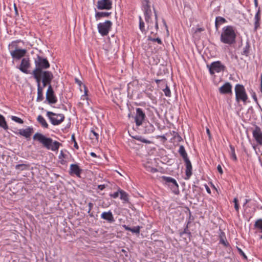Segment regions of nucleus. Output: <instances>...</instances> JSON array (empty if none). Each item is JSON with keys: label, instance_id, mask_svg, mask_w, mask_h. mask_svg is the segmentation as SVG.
<instances>
[{"label": "nucleus", "instance_id": "nucleus-4", "mask_svg": "<svg viewBox=\"0 0 262 262\" xmlns=\"http://www.w3.org/2000/svg\"><path fill=\"white\" fill-rule=\"evenodd\" d=\"M36 75L37 77H35V75H32L35 79L38 84H40L41 81L51 82L53 78V75L52 73L49 71H42L41 72L37 73Z\"/></svg>", "mask_w": 262, "mask_h": 262}, {"label": "nucleus", "instance_id": "nucleus-9", "mask_svg": "<svg viewBox=\"0 0 262 262\" xmlns=\"http://www.w3.org/2000/svg\"><path fill=\"white\" fill-rule=\"evenodd\" d=\"M96 7L99 10H110L112 8V1L99 0L97 3Z\"/></svg>", "mask_w": 262, "mask_h": 262}, {"label": "nucleus", "instance_id": "nucleus-59", "mask_svg": "<svg viewBox=\"0 0 262 262\" xmlns=\"http://www.w3.org/2000/svg\"><path fill=\"white\" fill-rule=\"evenodd\" d=\"M206 132H207V135H208L209 138H211V134H210L209 128H206Z\"/></svg>", "mask_w": 262, "mask_h": 262}, {"label": "nucleus", "instance_id": "nucleus-18", "mask_svg": "<svg viewBox=\"0 0 262 262\" xmlns=\"http://www.w3.org/2000/svg\"><path fill=\"white\" fill-rule=\"evenodd\" d=\"M33 133V128L32 127H28L25 129H20L19 130L18 134L25 137L26 138H29Z\"/></svg>", "mask_w": 262, "mask_h": 262}, {"label": "nucleus", "instance_id": "nucleus-42", "mask_svg": "<svg viewBox=\"0 0 262 262\" xmlns=\"http://www.w3.org/2000/svg\"><path fill=\"white\" fill-rule=\"evenodd\" d=\"M148 40H150V41H154V42H157L160 45H162V40H161L160 38H152L150 36H149L148 37Z\"/></svg>", "mask_w": 262, "mask_h": 262}, {"label": "nucleus", "instance_id": "nucleus-52", "mask_svg": "<svg viewBox=\"0 0 262 262\" xmlns=\"http://www.w3.org/2000/svg\"><path fill=\"white\" fill-rule=\"evenodd\" d=\"M147 170L152 173H155L158 171L157 169L152 167H149L148 169H147Z\"/></svg>", "mask_w": 262, "mask_h": 262}, {"label": "nucleus", "instance_id": "nucleus-47", "mask_svg": "<svg viewBox=\"0 0 262 262\" xmlns=\"http://www.w3.org/2000/svg\"><path fill=\"white\" fill-rule=\"evenodd\" d=\"M88 206H89V210L88 211V213H89L90 214V216L91 217H93V214L92 213H90L91 212V210L92 209L93 206H94V204L93 203H91V202H90L89 204H88Z\"/></svg>", "mask_w": 262, "mask_h": 262}, {"label": "nucleus", "instance_id": "nucleus-54", "mask_svg": "<svg viewBox=\"0 0 262 262\" xmlns=\"http://www.w3.org/2000/svg\"><path fill=\"white\" fill-rule=\"evenodd\" d=\"M42 81V88H44L45 86H46L47 85H49V86L50 85H51V82H48V81Z\"/></svg>", "mask_w": 262, "mask_h": 262}, {"label": "nucleus", "instance_id": "nucleus-7", "mask_svg": "<svg viewBox=\"0 0 262 262\" xmlns=\"http://www.w3.org/2000/svg\"><path fill=\"white\" fill-rule=\"evenodd\" d=\"M47 116L51 123L54 125H58L64 120V116L62 114H56L52 112H47Z\"/></svg>", "mask_w": 262, "mask_h": 262}, {"label": "nucleus", "instance_id": "nucleus-25", "mask_svg": "<svg viewBox=\"0 0 262 262\" xmlns=\"http://www.w3.org/2000/svg\"><path fill=\"white\" fill-rule=\"evenodd\" d=\"M179 153L182 156L184 160L188 159L187 154L183 145H180L178 150Z\"/></svg>", "mask_w": 262, "mask_h": 262}, {"label": "nucleus", "instance_id": "nucleus-10", "mask_svg": "<svg viewBox=\"0 0 262 262\" xmlns=\"http://www.w3.org/2000/svg\"><path fill=\"white\" fill-rule=\"evenodd\" d=\"M31 67L30 60L29 58H24L21 61L19 69L23 73L25 74H31L28 70Z\"/></svg>", "mask_w": 262, "mask_h": 262}, {"label": "nucleus", "instance_id": "nucleus-35", "mask_svg": "<svg viewBox=\"0 0 262 262\" xmlns=\"http://www.w3.org/2000/svg\"><path fill=\"white\" fill-rule=\"evenodd\" d=\"M226 22V20L222 17H221V16H218V17H216V19H215V27L216 28H218V25L219 24H223V23H225Z\"/></svg>", "mask_w": 262, "mask_h": 262}, {"label": "nucleus", "instance_id": "nucleus-28", "mask_svg": "<svg viewBox=\"0 0 262 262\" xmlns=\"http://www.w3.org/2000/svg\"><path fill=\"white\" fill-rule=\"evenodd\" d=\"M37 120L43 127L47 128L48 127V124L46 122L45 118L41 115H39L37 117Z\"/></svg>", "mask_w": 262, "mask_h": 262}, {"label": "nucleus", "instance_id": "nucleus-12", "mask_svg": "<svg viewBox=\"0 0 262 262\" xmlns=\"http://www.w3.org/2000/svg\"><path fill=\"white\" fill-rule=\"evenodd\" d=\"M27 52V51L26 49L16 48L14 50L10 51V55L14 59L19 60L24 57Z\"/></svg>", "mask_w": 262, "mask_h": 262}, {"label": "nucleus", "instance_id": "nucleus-64", "mask_svg": "<svg viewBox=\"0 0 262 262\" xmlns=\"http://www.w3.org/2000/svg\"><path fill=\"white\" fill-rule=\"evenodd\" d=\"M74 146L75 148H76V149H78V146L77 145V143H76V141H74Z\"/></svg>", "mask_w": 262, "mask_h": 262}, {"label": "nucleus", "instance_id": "nucleus-43", "mask_svg": "<svg viewBox=\"0 0 262 262\" xmlns=\"http://www.w3.org/2000/svg\"><path fill=\"white\" fill-rule=\"evenodd\" d=\"M135 139L138 141H140L143 143H150V142L147 140V139H145L143 138H142V137L140 136V137H137L135 138Z\"/></svg>", "mask_w": 262, "mask_h": 262}, {"label": "nucleus", "instance_id": "nucleus-49", "mask_svg": "<svg viewBox=\"0 0 262 262\" xmlns=\"http://www.w3.org/2000/svg\"><path fill=\"white\" fill-rule=\"evenodd\" d=\"M120 194V192H119V190L117 191V192H114V193L113 194H110V196L112 197V198H113L114 199H116L118 197L119 195Z\"/></svg>", "mask_w": 262, "mask_h": 262}, {"label": "nucleus", "instance_id": "nucleus-23", "mask_svg": "<svg viewBox=\"0 0 262 262\" xmlns=\"http://www.w3.org/2000/svg\"><path fill=\"white\" fill-rule=\"evenodd\" d=\"M43 99V88L40 86V84H37V97L36 101L40 102Z\"/></svg>", "mask_w": 262, "mask_h": 262}, {"label": "nucleus", "instance_id": "nucleus-16", "mask_svg": "<svg viewBox=\"0 0 262 262\" xmlns=\"http://www.w3.org/2000/svg\"><path fill=\"white\" fill-rule=\"evenodd\" d=\"M145 19L148 25V29H152L154 27V23L151 20V10H147L144 11Z\"/></svg>", "mask_w": 262, "mask_h": 262}, {"label": "nucleus", "instance_id": "nucleus-60", "mask_svg": "<svg viewBox=\"0 0 262 262\" xmlns=\"http://www.w3.org/2000/svg\"><path fill=\"white\" fill-rule=\"evenodd\" d=\"M203 30H204V29L203 28H198L196 29L195 32H201L203 31Z\"/></svg>", "mask_w": 262, "mask_h": 262}, {"label": "nucleus", "instance_id": "nucleus-46", "mask_svg": "<svg viewBox=\"0 0 262 262\" xmlns=\"http://www.w3.org/2000/svg\"><path fill=\"white\" fill-rule=\"evenodd\" d=\"M233 202L234 203V208L237 212H238L239 210V205L238 204V200L236 198H235L233 200Z\"/></svg>", "mask_w": 262, "mask_h": 262}, {"label": "nucleus", "instance_id": "nucleus-13", "mask_svg": "<svg viewBox=\"0 0 262 262\" xmlns=\"http://www.w3.org/2000/svg\"><path fill=\"white\" fill-rule=\"evenodd\" d=\"M145 118V114L140 108L136 109V115L135 117V122L137 126H140L142 124L143 120Z\"/></svg>", "mask_w": 262, "mask_h": 262}, {"label": "nucleus", "instance_id": "nucleus-41", "mask_svg": "<svg viewBox=\"0 0 262 262\" xmlns=\"http://www.w3.org/2000/svg\"><path fill=\"white\" fill-rule=\"evenodd\" d=\"M11 119L13 121H14L17 123H20V124H23L24 123V121L21 119H20V118H18L16 116H12Z\"/></svg>", "mask_w": 262, "mask_h": 262}, {"label": "nucleus", "instance_id": "nucleus-24", "mask_svg": "<svg viewBox=\"0 0 262 262\" xmlns=\"http://www.w3.org/2000/svg\"><path fill=\"white\" fill-rule=\"evenodd\" d=\"M123 227L126 230L131 231L132 233L136 234H139L140 233V227L139 226L131 228L126 225H124Z\"/></svg>", "mask_w": 262, "mask_h": 262}, {"label": "nucleus", "instance_id": "nucleus-40", "mask_svg": "<svg viewBox=\"0 0 262 262\" xmlns=\"http://www.w3.org/2000/svg\"><path fill=\"white\" fill-rule=\"evenodd\" d=\"M139 28L142 32L145 31L144 23L141 16H139Z\"/></svg>", "mask_w": 262, "mask_h": 262}, {"label": "nucleus", "instance_id": "nucleus-61", "mask_svg": "<svg viewBox=\"0 0 262 262\" xmlns=\"http://www.w3.org/2000/svg\"><path fill=\"white\" fill-rule=\"evenodd\" d=\"M61 160L60 161V163L62 164V165H64L66 163V161L65 160H64L63 159H60Z\"/></svg>", "mask_w": 262, "mask_h": 262}, {"label": "nucleus", "instance_id": "nucleus-37", "mask_svg": "<svg viewBox=\"0 0 262 262\" xmlns=\"http://www.w3.org/2000/svg\"><path fill=\"white\" fill-rule=\"evenodd\" d=\"M90 138L92 139H95L97 141H98L99 134L96 133L94 130L92 129L90 134Z\"/></svg>", "mask_w": 262, "mask_h": 262}, {"label": "nucleus", "instance_id": "nucleus-8", "mask_svg": "<svg viewBox=\"0 0 262 262\" xmlns=\"http://www.w3.org/2000/svg\"><path fill=\"white\" fill-rule=\"evenodd\" d=\"M112 23L110 20H106L104 23L98 24L99 33L102 36L107 35L112 27Z\"/></svg>", "mask_w": 262, "mask_h": 262}, {"label": "nucleus", "instance_id": "nucleus-11", "mask_svg": "<svg viewBox=\"0 0 262 262\" xmlns=\"http://www.w3.org/2000/svg\"><path fill=\"white\" fill-rule=\"evenodd\" d=\"M46 100L48 101L49 104H55L57 101L51 85L48 86L46 93Z\"/></svg>", "mask_w": 262, "mask_h": 262}, {"label": "nucleus", "instance_id": "nucleus-45", "mask_svg": "<svg viewBox=\"0 0 262 262\" xmlns=\"http://www.w3.org/2000/svg\"><path fill=\"white\" fill-rule=\"evenodd\" d=\"M143 10H151L149 2L142 3Z\"/></svg>", "mask_w": 262, "mask_h": 262}, {"label": "nucleus", "instance_id": "nucleus-58", "mask_svg": "<svg viewBox=\"0 0 262 262\" xmlns=\"http://www.w3.org/2000/svg\"><path fill=\"white\" fill-rule=\"evenodd\" d=\"M98 188L100 190H102L103 189H104L105 186L104 185H98Z\"/></svg>", "mask_w": 262, "mask_h": 262}, {"label": "nucleus", "instance_id": "nucleus-30", "mask_svg": "<svg viewBox=\"0 0 262 262\" xmlns=\"http://www.w3.org/2000/svg\"><path fill=\"white\" fill-rule=\"evenodd\" d=\"M155 129V128L154 126L151 124L148 123L145 126V133L146 134H151L152 133Z\"/></svg>", "mask_w": 262, "mask_h": 262}, {"label": "nucleus", "instance_id": "nucleus-1", "mask_svg": "<svg viewBox=\"0 0 262 262\" xmlns=\"http://www.w3.org/2000/svg\"><path fill=\"white\" fill-rule=\"evenodd\" d=\"M33 139L38 141L47 149L51 150L53 151L58 150L60 146L62 145L60 142L57 141H53L52 138L46 137L43 135L39 133H36L34 134Z\"/></svg>", "mask_w": 262, "mask_h": 262}, {"label": "nucleus", "instance_id": "nucleus-51", "mask_svg": "<svg viewBox=\"0 0 262 262\" xmlns=\"http://www.w3.org/2000/svg\"><path fill=\"white\" fill-rule=\"evenodd\" d=\"M147 170L152 173H155L158 171L157 169L152 167H149L148 169H147Z\"/></svg>", "mask_w": 262, "mask_h": 262}, {"label": "nucleus", "instance_id": "nucleus-44", "mask_svg": "<svg viewBox=\"0 0 262 262\" xmlns=\"http://www.w3.org/2000/svg\"><path fill=\"white\" fill-rule=\"evenodd\" d=\"M163 92L166 96L169 97L170 96L171 92L169 88L166 85V88L163 89Z\"/></svg>", "mask_w": 262, "mask_h": 262}, {"label": "nucleus", "instance_id": "nucleus-36", "mask_svg": "<svg viewBox=\"0 0 262 262\" xmlns=\"http://www.w3.org/2000/svg\"><path fill=\"white\" fill-rule=\"evenodd\" d=\"M230 153L231 158L235 161H237V157L235 152V148L234 146L230 145Z\"/></svg>", "mask_w": 262, "mask_h": 262}, {"label": "nucleus", "instance_id": "nucleus-33", "mask_svg": "<svg viewBox=\"0 0 262 262\" xmlns=\"http://www.w3.org/2000/svg\"><path fill=\"white\" fill-rule=\"evenodd\" d=\"M162 181L164 182V183L166 185H169L171 182H173V180L174 179L170 177H166V176H162L161 177Z\"/></svg>", "mask_w": 262, "mask_h": 262}, {"label": "nucleus", "instance_id": "nucleus-34", "mask_svg": "<svg viewBox=\"0 0 262 262\" xmlns=\"http://www.w3.org/2000/svg\"><path fill=\"white\" fill-rule=\"evenodd\" d=\"M250 45L249 42H246V45L245 46V47L243 48V52H242V54L243 55H245L246 56H248L249 54V51H250Z\"/></svg>", "mask_w": 262, "mask_h": 262}, {"label": "nucleus", "instance_id": "nucleus-6", "mask_svg": "<svg viewBox=\"0 0 262 262\" xmlns=\"http://www.w3.org/2000/svg\"><path fill=\"white\" fill-rule=\"evenodd\" d=\"M207 67L209 69L210 74L212 75L215 73L223 72L226 69V67L220 61L212 62L210 64H207Z\"/></svg>", "mask_w": 262, "mask_h": 262}, {"label": "nucleus", "instance_id": "nucleus-14", "mask_svg": "<svg viewBox=\"0 0 262 262\" xmlns=\"http://www.w3.org/2000/svg\"><path fill=\"white\" fill-rule=\"evenodd\" d=\"M252 134L256 142L258 144L262 145V132L260 127L256 126L252 131Z\"/></svg>", "mask_w": 262, "mask_h": 262}, {"label": "nucleus", "instance_id": "nucleus-26", "mask_svg": "<svg viewBox=\"0 0 262 262\" xmlns=\"http://www.w3.org/2000/svg\"><path fill=\"white\" fill-rule=\"evenodd\" d=\"M111 12H97L95 14V18L96 19H99L102 17H107L111 15Z\"/></svg>", "mask_w": 262, "mask_h": 262}, {"label": "nucleus", "instance_id": "nucleus-15", "mask_svg": "<svg viewBox=\"0 0 262 262\" xmlns=\"http://www.w3.org/2000/svg\"><path fill=\"white\" fill-rule=\"evenodd\" d=\"M82 170L76 164H72L70 167L69 173L71 175L75 174L77 177L80 178V174Z\"/></svg>", "mask_w": 262, "mask_h": 262}, {"label": "nucleus", "instance_id": "nucleus-19", "mask_svg": "<svg viewBox=\"0 0 262 262\" xmlns=\"http://www.w3.org/2000/svg\"><path fill=\"white\" fill-rule=\"evenodd\" d=\"M231 89V84L230 83L227 82L219 88V92L222 94L231 93L232 92Z\"/></svg>", "mask_w": 262, "mask_h": 262}, {"label": "nucleus", "instance_id": "nucleus-50", "mask_svg": "<svg viewBox=\"0 0 262 262\" xmlns=\"http://www.w3.org/2000/svg\"><path fill=\"white\" fill-rule=\"evenodd\" d=\"M181 235H183V234H188V235H189L190 233L189 232V230L188 229V225L186 227V228L184 229V231L181 233Z\"/></svg>", "mask_w": 262, "mask_h": 262}, {"label": "nucleus", "instance_id": "nucleus-2", "mask_svg": "<svg viewBox=\"0 0 262 262\" xmlns=\"http://www.w3.org/2000/svg\"><path fill=\"white\" fill-rule=\"evenodd\" d=\"M236 36L234 27L232 26H227L222 29L220 40L224 43L231 45L235 43Z\"/></svg>", "mask_w": 262, "mask_h": 262}, {"label": "nucleus", "instance_id": "nucleus-27", "mask_svg": "<svg viewBox=\"0 0 262 262\" xmlns=\"http://www.w3.org/2000/svg\"><path fill=\"white\" fill-rule=\"evenodd\" d=\"M120 199L124 201L125 203H127L129 201L128 194L123 190L119 189Z\"/></svg>", "mask_w": 262, "mask_h": 262}, {"label": "nucleus", "instance_id": "nucleus-21", "mask_svg": "<svg viewBox=\"0 0 262 262\" xmlns=\"http://www.w3.org/2000/svg\"><path fill=\"white\" fill-rule=\"evenodd\" d=\"M260 11L259 9L255 14L254 16V30L256 32L257 29L260 26Z\"/></svg>", "mask_w": 262, "mask_h": 262}, {"label": "nucleus", "instance_id": "nucleus-29", "mask_svg": "<svg viewBox=\"0 0 262 262\" xmlns=\"http://www.w3.org/2000/svg\"><path fill=\"white\" fill-rule=\"evenodd\" d=\"M220 244H222L224 246H227L228 243L227 242L225 236V234L223 232H221L220 234Z\"/></svg>", "mask_w": 262, "mask_h": 262}, {"label": "nucleus", "instance_id": "nucleus-53", "mask_svg": "<svg viewBox=\"0 0 262 262\" xmlns=\"http://www.w3.org/2000/svg\"><path fill=\"white\" fill-rule=\"evenodd\" d=\"M66 156V155L63 153V151L61 150L59 156V159H61L62 158H65Z\"/></svg>", "mask_w": 262, "mask_h": 262}, {"label": "nucleus", "instance_id": "nucleus-3", "mask_svg": "<svg viewBox=\"0 0 262 262\" xmlns=\"http://www.w3.org/2000/svg\"><path fill=\"white\" fill-rule=\"evenodd\" d=\"M34 63L35 68L31 72L32 75H35L37 77V73L45 71L50 67V64L47 58L37 55L36 58H34Z\"/></svg>", "mask_w": 262, "mask_h": 262}, {"label": "nucleus", "instance_id": "nucleus-63", "mask_svg": "<svg viewBox=\"0 0 262 262\" xmlns=\"http://www.w3.org/2000/svg\"><path fill=\"white\" fill-rule=\"evenodd\" d=\"M90 155L93 157H95V158L97 157V155H96V154L93 152H91L90 153Z\"/></svg>", "mask_w": 262, "mask_h": 262}, {"label": "nucleus", "instance_id": "nucleus-32", "mask_svg": "<svg viewBox=\"0 0 262 262\" xmlns=\"http://www.w3.org/2000/svg\"><path fill=\"white\" fill-rule=\"evenodd\" d=\"M29 164H19L16 165L15 166V168L16 170H19V171H23L28 169L29 167Z\"/></svg>", "mask_w": 262, "mask_h": 262}, {"label": "nucleus", "instance_id": "nucleus-48", "mask_svg": "<svg viewBox=\"0 0 262 262\" xmlns=\"http://www.w3.org/2000/svg\"><path fill=\"white\" fill-rule=\"evenodd\" d=\"M237 247V250H238L239 253L243 256V258L245 260H247V256L245 255V254L244 253V252L242 251V250L240 248H239L238 247Z\"/></svg>", "mask_w": 262, "mask_h": 262}, {"label": "nucleus", "instance_id": "nucleus-17", "mask_svg": "<svg viewBox=\"0 0 262 262\" xmlns=\"http://www.w3.org/2000/svg\"><path fill=\"white\" fill-rule=\"evenodd\" d=\"M184 161L185 162V165H186V170H185L186 177L185 178V179L188 180V179H189V178H190V177L192 175V165H191V162L189 159L187 160H184Z\"/></svg>", "mask_w": 262, "mask_h": 262}, {"label": "nucleus", "instance_id": "nucleus-62", "mask_svg": "<svg viewBox=\"0 0 262 262\" xmlns=\"http://www.w3.org/2000/svg\"><path fill=\"white\" fill-rule=\"evenodd\" d=\"M260 90L262 92V74H261L260 76Z\"/></svg>", "mask_w": 262, "mask_h": 262}, {"label": "nucleus", "instance_id": "nucleus-22", "mask_svg": "<svg viewBox=\"0 0 262 262\" xmlns=\"http://www.w3.org/2000/svg\"><path fill=\"white\" fill-rule=\"evenodd\" d=\"M173 182H171L169 185H168V186L170 188L174 193L178 194L179 192V185L175 179L173 180Z\"/></svg>", "mask_w": 262, "mask_h": 262}, {"label": "nucleus", "instance_id": "nucleus-55", "mask_svg": "<svg viewBox=\"0 0 262 262\" xmlns=\"http://www.w3.org/2000/svg\"><path fill=\"white\" fill-rule=\"evenodd\" d=\"M217 170L219 172V173L220 174H222L223 173V170H222V168L221 167V166L220 165H219L217 167Z\"/></svg>", "mask_w": 262, "mask_h": 262}, {"label": "nucleus", "instance_id": "nucleus-5", "mask_svg": "<svg viewBox=\"0 0 262 262\" xmlns=\"http://www.w3.org/2000/svg\"><path fill=\"white\" fill-rule=\"evenodd\" d=\"M235 98L237 102L242 101L245 103L248 99L244 86L240 84H237L235 86Z\"/></svg>", "mask_w": 262, "mask_h": 262}, {"label": "nucleus", "instance_id": "nucleus-57", "mask_svg": "<svg viewBox=\"0 0 262 262\" xmlns=\"http://www.w3.org/2000/svg\"><path fill=\"white\" fill-rule=\"evenodd\" d=\"M75 81L79 85H81V84H82L81 82L80 81V80H79V79H78V78H75Z\"/></svg>", "mask_w": 262, "mask_h": 262}, {"label": "nucleus", "instance_id": "nucleus-56", "mask_svg": "<svg viewBox=\"0 0 262 262\" xmlns=\"http://www.w3.org/2000/svg\"><path fill=\"white\" fill-rule=\"evenodd\" d=\"M162 21H163L164 26H165V28L166 29L167 32L168 33V27H167V26L166 25L165 20L164 19H163Z\"/></svg>", "mask_w": 262, "mask_h": 262}, {"label": "nucleus", "instance_id": "nucleus-39", "mask_svg": "<svg viewBox=\"0 0 262 262\" xmlns=\"http://www.w3.org/2000/svg\"><path fill=\"white\" fill-rule=\"evenodd\" d=\"M254 226L255 228L260 230L262 232V219L257 220L255 223Z\"/></svg>", "mask_w": 262, "mask_h": 262}, {"label": "nucleus", "instance_id": "nucleus-20", "mask_svg": "<svg viewBox=\"0 0 262 262\" xmlns=\"http://www.w3.org/2000/svg\"><path fill=\"white\" fill-rule=\"evenodd\" d=\"M102 219L106 220L108 223H112L115 222L113 214L111 211L103 212L101 215Z\"/></svg>", "mask_w": 262, "mask_h": 262}, {"label": "nucleus", "instance_id": "nucleus-38", "mask_svg": "<svg viewBox=\"0 0 262 262\" xmlns=\"http://www.w3.org/2000/svg\"><path fill=\"white\" fill-rule=\"evenodd\" d=\"M154 14H155V28H156V32H155L154 31H151V33H157V32L158 30V15H157V11H156V10L154 8Z\"/></svg>", "mask_w": 262, "mask_h": 262}, {"label": "nucleus", "instance_id": "nucleus-31", "mask_svg": "<svg viewBox=\"0 0 262 262\" xmlns=\"http://www.w3.org/2000/svg\"><path fill=\"white\" fill-rule=\"evenodd\" d=\"M0 127L4 128L5 130L8 129L7 122L6 121L5 117L0 114Z\"/></svg>", "mask_w": 262, "mask_h": 262}]
</instances>
